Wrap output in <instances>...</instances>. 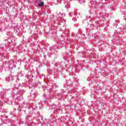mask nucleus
Listing matches in <instances>:
<instances>
[{
  "instance_id": "1",
  "label": "nucleus",
  "mask_w": 126,
  "mask_h": 126,
  "mask_svg": "<svg viewBox=\"0 0 126 126\" xmlns=\"http://www.w3.org/2000/svg\"><path fill=\"white\" fill-rule=\"evenodd\" d=\"M38 5H39V6H43L44 5V2L41 1V3H38Z\"/></svg>"
}]
</instances>
